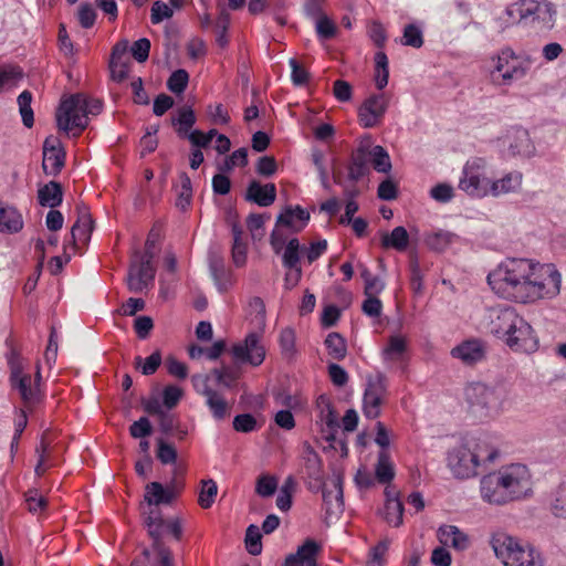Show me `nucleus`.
I'll return each instance as SVG.
<instances>
[{
  "label": "nucleus",
  "instance_id": "obj_39",
  "mask_svg": "<svg viewBox=\"0 0 566 566\" xmlns=\"http://www.w3.org/2000/svg\"><path fill=\"white\" fill-rule=\"evenodd\" d=\"M325 345L328 355L335 360H342L346 357L347 346L346 340L338 333H329L325 339Z\"/></svg>",
  "mask_w": 566,
  "mask_h": 566
},
{
  "label": "nucleus",
  "instance_id": "obj_58",
  "mask_svg": "<svg viewBox=\"0 0 566 566\" xmlns=\"http://www.w3.org/2000/svg\"><path fill=\"white\" fill-rule=\"evenodd\" d=\"M455 234L448 231H440L430 235L427 240L428 245L436 251H443L453 242Z\"/></svg>",
  "mask_w": 566,
  "mask_h": 566
},
{
  "label": "nucleus",
  "instance_id": "obj_31",
  "mask_svg": "<svg viewBox=\"0 0 566 566\" xmlns=\"http://www.w3.org/2000/svg\"><path fill=\"white\" fill-rule=\"evenodd\" d=\"M363 153V149H356L352 154L350 165L348 167V179L352 181H358L360 178L369 172V158Z\"/></svg>",
  "mask_w": 566,
  "mask_h": 566
},
{
  "label": "nucleus",
  "instance_id": "obj_19",
  "mask_svg": "<svg viewBox=\"0 0 566 566\" xmlns=\"http://www.w3.org/2000/svg\"><path fill=\"white\" fill-rule=\"evenodd\" d=\"M451 355L468 365H473L485 358L486 344L476 338L468 339L455 346L451 350Z\"/></svg>",
  "mask_w": 566,
  "mask_h": 566
},
{
  "label": "nucleus",
  "instance_id": "obj_26",
  "mask_svg": "<svg viewBox=\"0 0 566 566\" xmlns=\"http://www.w3.org/2000/svg\"><path fill=\"white\" fill-rule=\"evenodd\" d=\"M438 539L443 546H452L463 551L469 546V537L454 525H442L437 532Z\"/></svg>",
  "mask_w": 566,
  "mask_h": 566
},
{
  "label": "nucleus",
  "instance_id": "obj_49",
  "mask_svg": "<svg viewBox=\"0 0 566 566\" xmlns=\"http://www.w3.org/2000/svg\"><path fill=\"white\" fill-rule=\"evenodd\" d=\"M401 43L407 46L419 49L423 44V35L421 29L416 24H407L403 29Z\"/></svg>",
  "mask_w": 566,
  "mask_h": 566
},
{
  "label": "nucleus",
  "instance_id": "obj_54",
  "mask_svg": "<svg viewBox=\"0 0 566 566\" xmlns=\"http://www.w3.org/2000/svg\"><path fill=\"white\" fill-rule=\"evenodd\" d=\"M157 459L163 464H175L177 461L176 448L164 439H157Z\"/></svg>",
  "mask_w": 566,
  "mask_h": 566
},
{
  "label": "nucleus",
  "instance_id": "obj_59",
  "mask_svg": "<svg viewBox=\"0 0 566 566\" xmlns=\"http://www.w3.org/2000/svg\"><path fill=\"white\" fill-rule=\"evenodd\" d=\"M390 541L385 538L370 549L366 566H382L384 557L389 548Z\"/></svg>",
  "mask_w": 566,
  "mask_h": 566
},
{
  "label": "nucleus",
  "instance_id": "obj_7",
  "mask_svg": "<svg viewBox=\"0 0 566 566\" xmlns=\"http://www.w3.org/2000/svg\"><path fill=\"white\" fill-rule=\"evenodd\" d=\"M485 168L486 164L482 158L468 160L459 180V188L471 197L488 196L491 180L486 177Z\"/></svg>",
  "mask_w": 566,
  "mask_h": 566
},
{
  "label": "nucleus",
  "instance_id": "obj_52",
  "mask_svg": "<svg viewBox=\"0 0 566 566\" xmlns=\"http://www.w3.org/2000/svg\"><path fill=\"white\" fill-rule=\"evenodd\" d=\"M277 489V479L273 475L262 474L258 478L255 492L262 497H269L275 493Z\"/></svg>",
  "mask_w": 566,
  "mask_h": 566
},
{
  "label": "nucleus",
  "instance_id": "obj_62",
  "mask_svg": "<svg viewBox=\"0 0 566 566\" xmlns=\"http://www.w3.org/2000/svg\"><path fill=\"white\" fill-rule=\"evenodd\" d=\"M153 432V427L147 417H140L138 420L134 421L129 427V433L135 439H143L150 436Z\"/></svg>",
  "mask_w": 566,
  "mask_h": 566
},
{
  "label": "nucleus",
  "instance_id": "obj_64",
  "mask_svg": "<svg viewBox=\"0 0 566 566\" xmlns=\"http://www.w3.org/2000/svg\"><path fill=\"white\" fill-rule=\"evenodd\" d=\"M25 502L28 505L29 512L36 514L42 512L46 507V500L44 496L40 495L38 490H30L25 494Z\"/></svg>",
  "mask_w": 566,
  "mask_h": 566
},
{
  "label": "nucleus",
  "instance_id": "obj_20",
  "mask_svg": "<svg viewBox=\"0 0 566 566\" xmlns=\"http://www.w3.org/2000/svg\"><path fill=\"white\" fill-rule=\"evenodd\" d=\"M321 549V545L315 539L307 538L295 554L286 557L285 566H317V555Z\"/></svg>",
  "mask_w": 566,
  "mask_h": 566
},
{
  "label": "nucleus",
  "instance_id": "obj_28",
  "mask_svg": "<svg viewBox=\"0 0 566 566\" xmlns=\"http://www.w3.org/2000/svg\"><path fill=\"white\" fill-rule=\"evenodd\" d=\"M176 497V492L171 488H164L159 482H150L145 488L144 500L149 506L160 504H170Z\"/></svg>",
  "mask_w": 566,
  "mask_h": 566
},
{
  "label": "nucleus",
  "instance_id": "obj_63",
  "mask_svg": "<svg viewBox=\"0 0 566 566\" xmlns=\"http://www.w3.org/2000/svg\"><path fill=\"white\" fill-rule=\"evenodd\" d=\"M184 391L175 385H168L163 390V403L166 408H175L181 399Z\"/></svg>",
  "mask_w": 566,
  "mask_h": 566
},
{
  "label": "nucleus",
  "instance_id": "obj_42",
  "mask_svg": "<svg viewBox=\"0 0 566 566\" xmlns=\"http://www.w3.org/2000/svg\"><path fill=\"white\" fill-rule=\"evenodd\" d=\"M407 349L406 339L400 335L389 337L388 345L382 350L385 360H399Z\"/></svg>",
  "mask_w": 566,
  "mask_h": 566
},
{
  "label": "nucleus",
  "instance_id": "obj_45",
  "mask_svg": "<svg viewBox=\"0 0 566 566\" xmlns=\"http://www.w3.org/2000/svg\"><path fill=\"white\" fill-rule=\"evenodd\" d=\"M31 102H32V94L29 91H23L18 96V104H19V109H20V114L22 117V122H23V125L28 128H31L34 123L33 109L31 107Z\"/></svg>",
  "mask_w": 566,
  "mask_h": 566
},
{
  "label": "nucleus",
  "instance_id": "obj_41",
  "mask_svg": "<svg viewBox=\"0 0 566 566\" xmlns=\"http://www.w3.org/2000/svg\"><path fill=\"white\" fill-rule=\"evenodd\" d=\"M370 160L376 171L388 174L391 170V161L388 151L380 145L370 149Z\"/></svg>",
  "mask_w": 566,
  "mask_h": 566
},
{
  "label": "nucleus",
  "instance_id": "obj_16",
  "mask_svg": "<svg viewBox=\"0 0 566 566\" xmlns=\"http://www.w3.org/2000/svg\"><path fill=\"white\" fill-rule=\"evenodd\" d=\"M260 339L261 334L252 332L242 342L234 344L231 349L234 359L240 363H249L252 366L261 365L265 358V350Z\"/></svg>",
  "mask_w": 566,
  "mask_h": 566
},
{
  "label": "nucleus",
  "instance_id": "obj_17",
  "mask_svg": "<svg viewBox=\"0 0 566 566\" xmlns=\"http://www.w3.org/2000/svg\"><path fill=\"white\" fill-rule=\"evenodd\" d=\"M389 105V98L385 94H373L358 109L359 123L365 128H373L377 126Z\"/></svg>",
  "mask_w": 566,
  "mask_h": 566
},
{
  "label": "nucleus",
  "instance_id": "obj_57",
  "mask_svg": "<svg viewBox=\"0 0 566 566\" xmlns=\"http://www.w3.org/2000/svg\"><path fill=\"white\" fill-rule=\"evenodd\" d=\"M233 429L238 432L249 433L258 429V422L251 413H241L233 419Z\"/></svg>",
  "mask_w": 566,
  "mask_h": 566
},
{
  "label": "nucleus",
  "instance_id": "obj_21",
  "mask_svg": "<svg viewBox=\"0 0 566 566\" xmlns=\"http://www.w3.org/2000/svg\"><path fill=\"white\" fill-rule=\"evenodd\" d=\"M333 490H328L322 485L319 490L323 493V503L325 513L328 516L338 515L344 510L343 480L340 475L333 479Z\"/></svg>",
  "mask_w": 566,
  "mask_h": 566
},
{
  "label": "nucleus",
  "instance_id": "obj_15",
  "mask_svg": "<svg viewBox=\"0 0 566 566\" xmlns=\"http://www.w3.org/2000/svg\"><path fill=\"white\" fill-rule=\"evenodd\" d=\"M301 465L306 475L308 489L313 492L319 491L324 483L323 461L308 442L303 443Z\"/></svg>",
  "mask_w": 566,
  "mask_h": 566
},
{
  "label": "nucleus",
  "instance_id": "obj_40",
  "mask_svg": "<svg viewBox=\"0 0 566 566\" xmlns=\"http://www.w3.org/2000/svg\"><path fill=\"white\" fill-rule=\"evenodd\" d=\"M180 187L177 192L176 206L180 210H187L191 203L192 186L191 179L186 172L179 174Z\"/></svg>",
  "mask_w": 566,
  "mask_h": 566
},
{
  "label": "nucleus",
  "instance_id": "obj_9",
  "mask_svg": "<svg viewBox=\"0 0 566 566\" xmlns=\"http://www.w3.org/2000/svg\"><path fill=\"white\" fill-rule=\"evenodd\" d=\"M495 65L492 74L497 73L501 81L494 77V81L501 85H510L513 81L523 78L530 70L531 62L522 60L515 55L513 50L503 49L494 59Z\"/></svg>",
  "mask_w": 566,
  "mask_h": 566
},
{
  "label": "nucleus",
  "instance_id": "obj_13",
  "mask_svg": "<svg viewBox=\"0 0 566 566\" xmlns=\"http://www.w3.org/2000/svg\"><path fill=\"white\" fill-rule=\"evenodd\" d=\"M517 317L518 314L512 307H489L484 315V325L490 334L505 342Z\"/></svg>",
  "mask_w": 566,
  "mask_h": 566
},
{
  "label": "nucleus",
  "instance_id": "obj_23",
  "mask_svg": "<svg viewBox=\"0 0 566 566\" xmlns=\"http://www.w3.org/2000/svg\"><path fill=\"white\" fill-rule=\"evenodd\" d=\"M310 220V213L300 206L285 207L276 218V228L286 227L293 232H300Z\"/></svg>",
  "mask_w": 566,
  "mask_h": 566
},
{
  "label": "nucleus",
  "instance_id": "obj_37",
  "mask_svg": "<svg viewBox=\"0 0 566 566\" xmlns=\"http://www.w3.org/2000/svg\"><path fill=\"white\" fill-rule=\"evenodd\" d=\"M174 126L178 125L177 134L185 138L196 124V115L190 106H182L178 109V116L171 119Z\"/></svg>",
  "mask_w": 566,
  "mask_h": 566
},
{
  "label": "nucleus",
  "instance_id": "obj_33",
  "mask_svg": "<svg viewBox=\"0 0 566 566\" xmlns=\"http://www.w3.org/2000/svg\"><path fill=\"white\" fill-rule=\"evenodd\" d=\"M409 244V234L405 227H396L390 233L381 235V245L385 249L392 248L397 251H405Z\"/></svg>",
  "mask_w": 566,
  "mask_h": 566
},
{
  "label": "nucleus",
  "instance_id": "obj_3",
  "mask_svg": "<svg viewBox=\"0 0 566 566\" xmlns=\"http://www.w3.org/2000/svg\"><path fill=\"white\" fill-rule=\"evenodd\" d=\"M489 544L504 566H544V557L533 544L504 530L493 531Z\"/></svg>",
  "mask_w": 566,
  "mask_h": 566
},
{
  "label": "nucleus",
  "instance_id": "obj_56",
  "mask_svg": "<svg viewBox=\"0 0 566 566\" xmlns=\"http://www.w3.org/2000/svg\"><path fill=\"white\" fill-rule=\"evenodd\" d=\"M248 165V149L245 147L234 150L228 158H226L221 171H231L235 166L245 167Z\"/></svg>",
  "mask_w": 566,
  "mask_h": 566
},
{
  "label": "nucleus",
  "instance_id": "obj_30",
  "mask_svg": "<svg viewBox=\"0 0 566 566\" xmlns=\"http://www.w3.org/2000/svg\"><path fill=\"white\" fill-rule=\"evenodd\" d=\"M300 242L296 238L291 239L283 253V265L290 270H295V277L293 285H296L302 276V269L298 266L300 262Z\"/></svg>",
  "mask_w": 566,
  "mask_h": 566
},
{
  "label": "nucleus",
  "instance_id": "obj_48",
  "mask_svg": "<svg viewBox=\"0 0 566 566\" xmlns=\"http://www.w3.org/2000/svg\"><path fill=\"white\" fill-rule=\"evenodd\" d=\"M161 365V353L159 350H155L150 356H148L145 361L140 356L135 358V367L142 368V374L145 376L153 375L157 371L159 366Z\"/></svg>",
  "mask_w": 566,
  "mask_h": 566
},
{
  "label": "nucleus",
  "instance_id": "obj_61",
  "mask_svg": "<svg viewBox=\"0 0 566 566\" xmlns=\"http://www.w3.org/2000/svg\"><path fill=\"white\" fill-rule=\"evenodd\" d=\"M472 453H481L482 455L479 457V464L480 463H486V462H493L497 458V449L493 446L489 444L486 440H480L475 448L472 450Z\"/></svg>",
  "mask_w": 566,
  "mask_h": 566
},
{
  "label": "nucleus",
  "instance_id": "obj_4",
  "mask_svg": "<svg viewBox=\"0 0 566 566\" xmlns=\"http://www.w3.org/2000/svg\"><path fill=\"white\" fill-rule=\"evenodd\" d=\"M102 109L99 99H90L82 94L71 95L61 102L56 111V125L59 129L78 136L88 125V114L96 115Z\"/></svg>",
  "mask_w": 566,
  "mask_h": 566
},
{
  "label": "nucleus",
  "instance_id": "obj_1",
  "mask_svg": "<svg viewBox=\"0 0 566 566\" xmlns=\"http://www.w3.org/2000/svg\"><path fill=\"white\" fill-rule=\"evenodd\" d=\"M492 290L504 298L528 304L560 293L562 275L553 263L507 259L488 275Z\"/></svg>",
  "mask_w": 566,
  "mask_h": 566
},
{
  "label": "nucleus",
  "instance_id": "obj_32",
  "mask_svg": "<svg viewBox=\"0 0 566 566\" xmlns=\"http://www.w3.org/2000/svg\"><path fill=\"white\" fill-rule=\"evenodd\" d=\"M23 227V220L17 209L0 207V232H18Z\"/></svg>",
  "mask_w": 566,
  "mask_h": 566
},
{
  "label": "nucleus",
  "instance_id": "obj_51",
  "mask_svg": "<svg viewBox=\"0 0 566 566\" xmlns=\"http://www.w3.org/2000/svg\"><path fill=\"white\" fill-rule=\"evenodd\" d=\"M316 33L322 40H329L336 35L337 28L335 23L324 13L314 18Z\"/></svg>",
  "mask_w": 566,
  "mask_h": 566
},
{
  "label": "nucleus",
  "instance_id": "obj_12",
  "mask_svg": "<svg viewBox=\"0 0 566 566\" xmlns=\"http://www.w3.org/2000/svg\"><path fill=\"white\" fill-rule=\"evenodd\" d=\"M481 455V453H472L468 444H460L449 452L448 467L455 478L468 479L476 474Z\"/></svg>",
  "mask_w": 566,
  "mask_h": 566
},
{
  "label": "nucleus",
  "instance_id": "obj_10",
  "mask_svg": "<svg viewBox=\"0 0 566 566\" xmlns=\"http://www.w3.org/2000/svg\"><path fill=\"white\" fill-rule=\"evenodd\" d=\"M386 394L387 379L385 375L377 373L367 377L363 397V412L366 418L376 419L379 417Z\"/></svg>",
  "mask_w": 566,
  "mask_h": 566
},
{
  "label": "nucleus",
  "instance_id": "obj_14",
  "mask_svg": "<svg viewBox=\"0 0 566 566\" xmlns=\"http://www.w3.org/2000/svg\"><path fill=\"white\" fill-rule=\"evenodd\" d=\"M513 325L515 326H512L505 344L514 352H535L538 347V339L533 327L520 315Z\"/></svg>",
  "mask_w": 566,
  "mask_h": 566
},
{
  "label": "nucleus",
  "instance_id": "obj_43",
  "mask_svg": "<svg viewBox=\"0 0 566 566\" xmlns=\"http://www.w3.org/2000/svg\"><path fill=\"white\" fill-rule=\"evenodd\" d=\"M376 73L375 84L378 90H382L388 84L389 70H388V57L384 52H377L375 55Z\"/></svg>",
  "mask_w": 566,
  "mask_h": 566
},
{
  "label": "nucleus",
  "instance_id": "obj_27",
  "mask_svg": "<svg viewBox=\"0 0 566 566\" xmlns=\"http://www.w3.org/2000/svg\"><path fill=\"white\" fill-rule=\"evenodd\" d=\"M523 175L520 171H511L502 178L490 182L489 195L500 197L517 191L522 186Z\"/></svg>",
  "mask_w": 566,
  "mask_h": 566
},
{
  "label": "nucleus",
  "instance_id": "obj_6",
  "mask_svg": "<svg viewBox=\"0 0 566 566\" xmlns=\"http://www.w3.org/2000/svg\"><path fill=\"white\" fill-rule=\"evenodd\" d=\"M506 12L511 18L518 19V22L541 29H551L555 15L553 6L539 0H521L510 6Z\"/></svg>",
  "mask_w": 566,
  "mask_h": 566
},
{
  "label": "nucleus",
  "instance_id": "obj_53",
  "mask_svg": "<svg viewBox=\"0 0 566 566\" xmlns=\"http://www.w3.org/2000/svg\"><path fill=\"white\" fill-rule=\"evenodd\" d=\"M189 81V75L186 70L179 69L171 73L167 81V87L175 94H181Z\"/></svg>",
  "mask_w": 566,
  "mask_h": 566
},
{
  "label": "nucleus",
  "instance_id": "obj_11",
  "mask_svg": "<svg viewBox=\"0 0 566 566\" xmlns=\"http://www.w3.org/2000/svg\"><path fill=\"white\" fill-rule=\"evenodd\" d=\"M138 260L132 261L127 274V287L133 293H142L154 285L156 268L151 259L140 256L136 253Z\"/></svg>",
  "mask_w": 566,
  "mask_h": 566
},
{
  "label": "nucleus",
  "instance_id": "obj_8",
  "mask_svg": "<svg viewBox=\"0 0 566 566\" xmlns=\"http://www.w3.org/2000/svg\"><path fill=\"white\" fill-rule=\"evenodd\" d=\"M144 525L147 533L153 539V549L157 554V559L153 566H174L171 552L163 543V536L166 528V520L163 518L159 509H150L148 513H144Z\"/></svg>",
  "mask_w": 566,
  "mask_h": 566
},
{
  "label": "nucleus",
  "instance_id": "obj_25",
  "mask_svg": "<svg viewBox=\"0 0 566 566\" xmlns=\"http://www.w3.org/2000/svg\"><path fill=\"white\" fill-rule=\"evenodd\" d=\"M209 270L220 292H226L233 284L232 273L224 268L222 256L217 253L209 255Z\"/></svg>",
  "mask_w": 566,
  "mask_h": 566
},
{
  "label": "nucleus",
  "instance_id": "obj_22",
  "mask_svg": "<svg viewBox=\"0 0 566 566\" xmlns=\"http://www.w3.org/2000/svg\"><path fill=\"white\" fill-rule=\"evenodd\" d=\"M244 199L259 207H270L276 199V187L274 184L262 185L258 180L250 181Z\"/></svg>",
  "mask_w": 566,
  "mask_h": 566
},
{
  "label": "nucleus",
  "instance_id": "obj_24",
  "mask_svg": "<svg viewBox=\"0 0 566 566\" xmlns=\"http://www.w3.org/2000/svg\"><path fill=\"white\" fill-rule=\"evenodd\" d=\"M41 380L40 365H36L35 379L32 381L31 376L25 374L11 380L12 387L18 389L22 400L27 403H34L39 397V382Z\"/></svg>",
  "mask_w": 566,
  "mask_h": 566
},
{
  "label": "nucleus",
  "instance_id": "obj_18",
  "mask_svg": "<svg viewBox=\"0 0 566 566\" xmlns=\"http://www.w3.org/2000/svg\"><path fill=\"white\" fill-rule=\"evenodd\" d=\"M65 151L56 136H49L43 143L42 168L46 175L57 176L64 167Z\"/></svg>",
  "mask_w": 566,
  "mask_h": 566
},
{
  "label": "nucleus",
  "instance_id": "obj_47",
  "mask_svg": "<svg viewBox=\"0 0 566 566\" xmlns=\"http://www.w3.org/2000/svg\"><path fill=\"white\" fill-rule=\"evenodd\" d=\"M261 538H262V535H261L260 528L254 524L249 525L247 528V532H245V546H247L248 552L251 555L256 556V555L261 554V552H262Z\"/></svg>",
  "mask_w": 566,
  "mask_h": 566
},
{
  "label": "nucleus",
  "instance_id": "obj_34",
  "mask_svg": "<svg viewBox=\"0 0 566 566\" xmlns=\"http://www.w3.org/2000/svg\"><path fill=\"white\" fill-rule=\"evenodd\" d=\"M375 478L380 484H387L395 478V468L390 460V454L386 450H381L378 453Z\"/></svg>",
  "mask_w": 566,
  "mask_h": 566
},
{
  "label": "nucleus",
  "instance_id": "obj_38",
  "mask_svg": "<svg viewBox=\"0 0 566 566\" xmlns=\"http://www.w3.org/2000/svg\"><path fill=\"white\" fill-rule=\"evenodd\" d=\"M384 515L386 522L395 527L402 524L403 505L398 499V493H395L392 499L386 501Z\"/></svg>",
  "mask_w": 566,
  "mask_h": 566
},
{
  "label": "nucleus",
  "instance_id": "obj_35",
  "mask_svg": "<svg viewBox=\"0 0 566 566\" xmlns=\"http://www.w3.org/2000/svg\"><path fill=\"white\" fill-rule=\"evenodd\" d=\"M206 405L217 421L223 420L230 415L231 405L217 390L206 398Z\"/></svg>",
  "mask_w": 566,
  "mask_h": 566
},
{
  "label": "nucleus",
  "instance_id": "obj_29",
  "mask_svg": "<svg viewBox=\"0 0 566 566\" xmlns=\"http://www.w3.org/2000/svg\"><path fill=\"white\" fill-rule=\"evenodd\" d=\"M38 200L42 207L51 209L59 207L63 200V189L60 182L50 181L38 190Z\"/></svg>",
  "mask_w": 566,
  "mask_h": 566
},
{
  "label": "nucleus",
  "instance_id": "obj_5",
  "mask_svg": "<svg viewBox=\"0 0 566 566\" xmlns=\"http://www.w3.org/2000/svg\"><path fill=\"white\" fill-rule=\"evenodd\" d=\"M465 398L471 410L480 417L497 416L506 400V390L502 386H488L473 382L465 388Z\"/></svg>",
  "mask_w": 566,
  "mask_h": 566
},
{
  "label": "nucleus",
  "instance_id": "obj_50",
  "mask_svg": "<svg viewBox=\"0 0 566 566\" xmlns=\"http://www.w3.org/2000/svg\"><path fill=\"white\" fill-rule=\"evenodd\" d=\"M552 512L557 517H566V482L560 483L553 494Z\"/></svg>",
  "mask_w": 566,
  "mask_h": 566
},
{
  "label": "nucleus",
  "instance_id": "obj_46",
  "mask_svg": "<svg viewBox=\"0 0 566 566\" xmlns=\"http://www.w3.org/2000/svg\"><path fill=\"white\" fill-rule=\"evenodd\" d=\"M201 490L198 496V503L202 509H209L214 503L218 493L217 483L213 480L201 481Z\"/></svg>",
  "mask_w": 566,
  "mask_h": 566
},
{
  "label": "nucleus",
  "instance_id": "obj_44",
  "mask_svg": "<svg viewBox=\"0 0 566 566\" xmlns=\"http://www.w3.org/2000/svg\"><path fill=\"white\" fill-rule=\"evenodd\" d=\"M317 407L319 408L321 421L324 422L328 429H336L338 427L337 416L335 415L328 398L319 396L317 399Z\"/></svg>",
  "mask_w": 566,
  "mask_h": 566
},
{
  "label": "nucleus",
  "instance_id": "obj_2",
  "mask_svg": "<svg viewBox=\"0 0 566 566\" xmlns=\"http://www.w3.org/2000/svg\"><path fill=\"white\" fill-rule=\"evenodd\" d=\"M531 474L526 465L511 464L484 475L480 481V493L484 502L504 505L528 495Z\"/></svg>",
  "mask_w": 566,
  "mask_h": 566
},
{
  "label": "nucleus",
  "instance_id": "obj_36",
  "mask_svg": "<svg viewBox=\"0 0 566 566\" xmlns=\"http://www.w3.org/2000/svg\"><path fill=\"white\" fill-rule=\"evenodd\" d=\"M93 230V220L87 212L81 213L77 221L71 229V242L75 245L76 241L86 242L90 240Z\"/></svg>",
  "mask_w": 566,
  "mask_h": 566
},
{
  "label": "nucleus",
  "instance_id": "obj_60",
  "mask_svg": "<svg viewBox=\"0 0 566 566\" xmlns=\"http://www.w3.org/2000/svg\"><path fill=\"white\" fill-rule=\"evenodd\" d=\"M191 384L198 395L207 398L214 389L210 387V374H195L191 376Z\"/></svg>",
  "mask_w": 566,
  "mask_h": 566
},
{
  "label": "nucleus",
  "instance_id": "obj_55",
  "mask_svg": "<svg viewBox=\"0 0 566 566\" xmlns=\"http://www.w3.org/2000/svg\"><path fill=\"white\" fill-rule=\"evenodd\" d=\"M280 347L285 358H292L295 354V333L292 328L286 327L280 333Z\"/></svg>",
  "mask_w": 566,
  "mask_h": 566
}]
</instances>
